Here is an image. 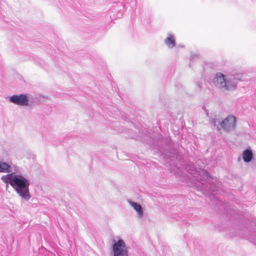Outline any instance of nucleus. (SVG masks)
I'll list each match as a JSON object with an SVG mask.
<instances>
[{
    "label": "nucleus",
    "instance_id": "obj_1",
    "mask_svg": "<svg viewBox=\"0 0 256 256\" xmlns=\"http://www.w3.org/2000/svg\"><path fill=\"white\" fill-rule=\"evenodd\" d=\"M2 182L10 184L16 192L17 194L24 200H28L30 197L29 190L30 180L22 174L12 172L1 178Z\"/></svg>",
    "mask_w": 256,
    "mask_h": 256
},
{
    "label": "nucleus",
    "instance_id": "obj_2",
    "mask_svg": "<svg viewBox=\"0 0 256 256\" xmlns=\"http://www.w3.org/2000/svg\"><path fill=\"white\" fill-rule=\"evenodd\" d=\"M210 122L218 131L220 132L222 130L226 132H229L235 128L236 119V116L232 114L228 115L223 120L219 116H215L210 120Z\"/></svg>",
    "mask_w": 256,
    "mask_h": 256
},
{
    "label": "nucleus",
    "instance_id": "obj_3",
    "mask_svg": "<svg viewBox=\"0 0 256 256\" xmlns=\"http://www.w3.org/2000/svg\"><path fill=\"white\" fill-rule=\"evenodd\" d=\"M235 80V78H230L226 80V76L223 74L218 72L216 75L214 82L216 86L229 90H234L236 88Z\"/></svg>",
    "mask_w": 256,
    "mask_h": 256
},
{
    "label": "nucleus",
    "instance_id": "obj_4",
    "mask_svg": "<svg viewBox=\"0 0 256 256\" xmlns=\"http://www.w3.org/2000/svg\"><path fill=\"white\" fill-rule=\"evenodd\" d=\"M112 252L113 256H128V247L125 242L117 238L112 240Z\"/></svg>",
    "mask_w": 256,
    "mask_h": 256
},
{
    "label": "nucleus",
    "instance_id": "obj_5",
    "mask_svg": "<svg viewBox=\"0 0 256 256\" xmlns=\"http://www.w3.org/2000/svg\"><path fill=\"white\" fill-rule=\"evenodd\" d=\"M186 170L190 174L194 175H198L196 176L198 179L200 181L202 184H205L204 180H206L208 182H211L212 178L209 176L207 172L204 170L199 169L198 170L195 168L193 164H188L186 167ZM214 180V179H212Z\"/></svg>",
    "mask_w": 256,
    "mask_h": 256
},
{
    "label": "nucleus",
    "instance_id": "obj_6",
    "mask_svg": "<svg viewBox=\"0 0 256 256\" xmlns=\"http://www.w3.org/2000/svg\"><path fill=\"white\" fill-rule=\"evenodd\" d=\"M10 101L14 104L20 106H27L28 100L26 95H14L10 98Z\"/></svg>",
    "mask_w": 256,
    "mask_h": 256
},
{
    "label": "nucleus",
    "instance_id": "obj_7",
    "mask_svg": "<svg viewBox=\"0 0 256 256\" xmlns=\"http://www.w3.org/2000/svg\"><path fill=\"white\" fill-rule=\"evenodd\" d=\"M128 202L136 212L138 217L142 218L144 216V210L141 205L130 200H128Z\"/></svg>",
    "mask_w": 256,
    "mask_h": 256
},
{
    "label": "nucleus",
    "instance_id": "obj_8",
    "mask_svg": "<svg viewBox=\"0 0 256 256\" xmlns=\"http://www.w3.org/2000/svg\"><path fill=\"white\" fill-rule=\"evenodd\" d=\"M11 166L6 162L0 160V172L10 174Z\"/></svg>",
    "mask_w": 256,
    "mask_h": 256
},
{
    "label": "nucleus",
    "instance_id": "obj_9",
    "mask_svg": "<svg viewBox=\"0 0 256 256\" xmlns=\"http://www.w3.org/2000/svg\"><path fill=\"white\" fill-rule=\"evenodd\" d=\"M253 156L252 152L250 149H246L243 152L242 158L246 162L251 161Z\"/></svg>",
    "mask_w": 256,
    "mask_h": 256
},
{
    "label": "nucleus",
    "instance_id": "obj_10",
    "mask_svg": "<svg viewBox=\"0 0 256 256\" xmlns=\"http://www.w3.org/2000/svg\"><path fill=\"white\" fill-rule=\"evenodd\" d=\"M166 44L170 48H173L176 45L175 38L172 34H168L167 38L164 40Z\"/></svg>",
    "mask_w": 256,
    "mask_h": 256
}]
</instances>
